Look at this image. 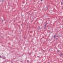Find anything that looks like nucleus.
Listing matches in <instances>:
<instances>
[{
	"instance_id": "nucleus-2",
	"label": "nucleus",
	"mask_w": 63,
	"mask_h": 63,
	"mask_svg": "<svg viewBox=\"0 0 63 63\" xmlns=\"http://www.w3.org/2000/svg\"><path fill=\"white\" fill-rule=\"evenodd\" d=\"M63 3H62V2H61V4H62Z\"/></svg>"
},
{
	"instance_id": "nucleus-6",
	"label": "nucleus",
	"mask_w": 63,
	"mask_h": 63,
	"mask_svg": "<svg viewBox=\"0 0 63 63\" xmlns=\"http://www.w3.org/2000/svg\"><path fill=\"white\" fill-rule=\"evenodd\" d=\"M2 22H3V20H2Z\"/></svg>"
},
{
	"instance_id": "nucleus-3",
	"label": "nucleus",
	"mask_w": 63,
	"mask_h": 63,
	"mask_svg": "<svg viewBox=\"0 0 63 63\" xmlns=\"http://www.w3.org/2000/svg\"><path fill=\"white\" fill-rule=\"evenodd\" d=\"M27 62H29V61H27Z\"/></svg>"
},
{
	"instance_id": "nucleus-1",
	"label": "nucleus",
	"mask_w": 63,
	"mask_h": 63,
	"mask_svg": "<svg viewBox=\"0 0 63 63\" xmlns=\"http://www.w3.org/2000/svg\"><path fill=\"white\" fill-rule=\"evenodd\" d=\"M55 37H56L55 35V36H54V38H55Z\"/></svg>"
},
{
	"instance_id": "nucleus-4",
	"label": "nucleus",
	"mask_w": 63,
	"mask_h": 63,
	"mask_svg": "<svg viewBox=\"0 0 63 63\" xmlns=\"http://www.w3.org/2000/svg\"><path fill=\"white\" fill-rule=\"evenodd\" d=\"M46 25H45V27H46Z\"/></svg>"
},
{
	"instance_id": "nucleus-5",
	"label": "nucleus",
	"mask_w": 63,
	"mask_h": 63,
	"mask_svg": "<svg viewBox=\"0 0 63 63\" xmlns=\"http://www.w3.org/2000/svg\"><path fill=\"white\" fill-rule=\"evenodd\" d=\"M41 1H42V0H41Z\"/></svg>"
}]
</instances>
